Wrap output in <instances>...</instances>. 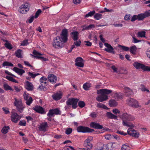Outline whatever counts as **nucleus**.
<instances>
[{"instance_id":"1","label":"nucleus","mask_w":150,"mask_h":150,"mask_svg":"<svg viewBox=\"0 0 150 150\" xmlns=\"http://www.w3.org/2000/svg\"><path fill=\"white\" fill-rule=\"evenodd\" d=\"M112 92V90L106 89L98 90L97 91V93L100 95L96 97V100L100 102L106 101L108 99V95Z\"/></svg>"},{"instance_id":"2","label":"nucleus","mask_w":150,"mask_h":150,"mask_svg":"<svg viewBox=\"0 0 150 150\" xmlns=\"http://www.w3.org/2000/svg\"><path fill=\"white\" fill-rule=\"evenodd\" d=\"M122 124L123 125L129 127H134V126L129 121H132L135 120L134 117L127 113H123L122 115Z\"/></svg>"},{"instance_id":"3","label":"nucleus","mask_w":150,"mask_h":150,"mask_svg":"<svg viewBox=\"0 0 150 150\" xmlns=\"http://www.w3.org/2000/svg\"><path fill=\"white\" fill-rule=\"evenodd\" d=\"M149 16H150V10H149L146 11L144 13H141L137 15H133L132 17L131 21L133 22L137 20L138 21H142L145 18Z\"/></svg>"},{"instance_id":"4","label":"nucleus","mask_w":150,"mask_h":150,"mask_svg":"<svg viewBox=\"0 0 150 150\" xmlns=\"http://www.w3.org/2000/svg\"><path fill=\"white\" fill-rule=\"evenodd\" d=\"M79 99L73 98H71L68 99L66 101L67 105L64 108L66 110L69 109V105H72V108L73 109H76L78 106L77 103Z\"/></svg>"},{"instance_id":"5","label":"nucleus","mask_w":150,"mask_h":150,"mask_svg":"<svg viewBox=\"0 0 150 150\" xmlns=\"http://www.w3.org/2000/svg\"><path fill=\"white\" fill-rule=\"evenodd\" d=\"M66 42H67L64 41V40L60 38V36H58L54 40L53 45L55 48H59L63 47L64 43Z\"/></svg>"},{"instance_id":"6","label":"nucleus","mask_w":150,"mask_h":150,"mask_svg":"<svg viewBox=\"0 0 150 150\" xmlns=\"http://www.w3.org/2000/svg\"><path fill=\"white\" fill-rule=\"evenodd\" d=\"M77 131L79 132L86 133L92 132L94 131L93 129H90L88 127L79 126H78L76 129Z\"/></svg>"},{"instance_id":"7","label":"nucleus","mask_w":150,"mask_h":150,"mask_svg":"<svg viewBox=\"0 0 150 150\" xmlns=\"http://www.w3.org/2000/svg\"><path fill=\"white\" fill-rule=\"evenodd\" d=\"M133 65L137 69H142L144 71H150V67L146 66L139 63L135 62L133 64Z\"/></svg>"},{"instance_id":"8","label":"nucleus","mask_w":150,"mask_h":150,"mask_svg":"<svg viewBox=\"0 0 150 150\" xmlns=\"http://www.w3.org/2000/svg\"><path fill=\"white\" fill-rule=\"evenodd\" d=\"M127 103L129 106L134 108H138L139 105L138 102L132 98H129L127 100Z\"/></svg>"},{"instance_id":"9","label":"nucleus","mask_w":150,"mask_h":150,"mask_svg":"<svg viewBox=\"0 0 150 150\" xmlns=\"http://www.w3.org/2000/svg\"><path fill=\"white\" fill-rule=\"evenodd\" d=\"M29 10L28 3L22 4L19 7V11L22 14H25Z\"/></svg>"},{"instance_id":"10","label":"nucleus","mask_w":150,"mask_h":150,"mask_svg":"<svg viewBox=\"0 0 150 150\" xmlns=\"http://www.w3.org/2000/svg\"><path fill=\"white\" fill-rule=\"evenodd\" d=\"M11 121L15 123H17L21 118V116L19 115L17 113L15 112H14L11 114Z\"/></svg>"},{"instance_id":"11","label":"nucleus","mask_w":150,"mask_h":150,"mask_svg":"<svg viewBox=\"0 0 150 150\" xmlns=\"http://www.w3.org/2000/svg\"><path fill=\"white\" fill-rule=\"evenodd\" d=\"M61 114V111L58 108H55L50 110L48 113L47 114V115L48 117H52L54 114L60 115Z\"/></svg>"},{"instance_id":"12","label":"nucleus","mask_w":150,"mask_h":150,"mask_svg":"<svg viewBox=\"0 0 150 150\" xmlns=\"http://www.w3.org/2000/svg\"><path fill=\"white\" fill-rule=\"evenodd\" d=\"M128 134L135 138H138L139 136V132L132 128H129L128 129L127 131Z\"/></svg>"},{"instance_id":"13","label":"nucleus","mask_w":150,"mask_h":150,"mask_svg":"<svg viewBox=\"0 0 150 150\" xmlns=\"http://www.w3.org/2000/svg\"><path fill=\"white\" fill-rule=\"evenodd\" d=\"M62 34L60 35V38H62L64 41L67 42L68 39V31L67 30L65 29L62 30Z\"/></svg>"},{"instance_id":"14","label":"nucleus","mask_w":150,"mask_h":150,"mask_svg":"<svg viewBox=\"0 0 150 150\" xmlns=\"http://www.w3.org/2000/svg\"><path fill=\"white\" fill-rule=\"evenodd\" d=\"M104 45L107 47V48L105 49V51L109 53H112L113 54H115V52L114 51V48L110 44L105 43L104 44Z\"/></svg>"},{"instance_id":"15","label":"nucleus","mask_w":150,"mask_h":150,"mask_svg":"<svg viewBox=\"0 0 150 150\" xmlns=\"http://www.w3.org/2000/svg\"><path fill=\"white\" fill-rule=\"evenodd\" d=\"M33 108L35 111L38 113L41 114H44L46 113L44 108L40 106H35Z\"/></svg>"},{"instance_id":"16","label":"nucleus","mask_w":150,"mask_h":150,"mask_svg":"<svg viewBox=\"0 0 150 150\" xmlns=\"http://www.w3.org/2000/svg\"><path fill=\"white\" fill-rule=\"evenodd\" d=\"M48 127V125L47 123L46 122H45L40 124L38 128L40 131L45 132L47 130L46 128Z\"/></svg>"},{"instance_id":"17","label":"nucleus","mask_w":150,"mask_h":150,"mask_svg":"<svg viewBox=\"0 0 150 150\" xmlns=\"http://www.w3.org/2000/svg\"><path fill=\"white\" fill-rule=\"evenodd\" d=\"M62 93L61 91H59L52 95V98L56 100H58L62 98Z\"/></svg>"},{"instance_id":"18","label":"nucleus","mask_w":150,"mask_h":150,"mask_svg":"<svg viewBox=\"0 0 150 150\" xmlns=\"http://www.w3.org/2000/svg\"><path fill=\"white\" fill-rule=\"evenodd\" d=\"M90 125L91 127L97 129H101L103 127L102 125L95 122H91L90 124Z\"/></svg>"},{"instance_id":"19","label":"nucleus","mask_w":150,"mask_h":150,"mask_svg":"<svg viewBox=\"0 0 150 150\" xmlns=\"http://www.w3.org/2000/svg\"><path fill=\"white\" fill-rule=\"evenodd\" d=\"M47 78L49 81L52 83H55L57 81V76L54 74H50L49 75Z\"/></svg>"},{"instance_id":"20","label":"nucleus","mask_w":150,"mask_h":150,"mask_svg":"<svg viewBox=\"0 0 150 150\" xmlns=\"http://www.w3.org/2000/svg\"><path fill=\"white\" fill-rule=\"evenodd\" d=\"M79 34V33L76 31H74L71 32V35L73 40L75 41L78 40Z\"/></svg>"},{"instance_id":"21","label":"nucleus","mask_w":150,"mask_h":150,"mask_svg":"<svg viewBox=\"0 0 150 150\" xmlns=\"http://www.w3.org/2000/svg\"><path fill=\"white\" fill-rule=\"evenodd\" d=\"M25 88L28 91H32L33 89V86L31 82L28 81L25 82Z\"/></svg>"},{"instance_id":"22","label":"nucleus","mask_w":150,"mask_h":150,"mask_svg":"<svg viewBox=\"0 0 150 150\" xmlns=\"http://www.w3.org/2000/svg\"><path fill=\"white\" fill-rule=\"evenodd\" d=\"M108 146H110V149L112 150H114L120 147L119 144L115 142L110 143H108Z\"/></svg>"},{"instance_id":"23","label":"nucleus","mask_w":150,"mask_h":150,"mask_svg":"<svg viewBox=\"0 0 150 150\" xmlns=\"http://www.w3.org/2000/svg\"><path fill=\"white\" fill-rule=\"evenodd\" d=\"M13 70L21 76L25 72L24 70L16 67H14L13 68Z\"/></svg>"},{"instance_id":"24","label":"nucleus","mask_w":150,"mask_h":150,"mask_svg":"<svg viewBox=\"0 0 150 150\" xmlns=\"http://www.w3.org/2000/svg\"><path fill=\"white\" fill-rule=\"evenodd\" d=\"M84 146L86 147L87 149H86V150H88V149H90L92 148V145L91 143L88 141L87 140H85L84 143Z\"/></svg>"},{"instance_id":"25","label":"nucleus","mask_w":150,"mask_h":150,"mask_svg":"<svg viewBox=\"0 0 150 150\" xmlns=\"http://www.w3.org/2000/svg\"><path fill=\"white\" fill-rule=\"evenodd\" d=\"M125 95L127 97H129V96L133 94V92L132 90L129 88L128 87L125 88Z\"/></svg>"},{"instance_id":"26","label":"nucleus","mask_w":150,"mask_h":150,"mask_svg":"<svg viewBox=\"0 0 150 150\" xmlns=\"http://www.w3.org/2000/svg\"><path fill=\"white\" fill-rule=\"evenodd\" d=\"M106 116L109 118L113 119H117V116L114 115L112 113L110 112H107L106 114Z\"/></svg>"},{"instance_id":"27","label":"nucleus","mask_w":150,"mask_h":150,"mask_svg":"<svg viewBox=\"0 0 150 150\" xmlns=\"http://www.w3.org/2000/svg\"><path fill=\"white\" fill-rule=\"evenodd\" d=\"M103 144L101 143H98L95 146L96 150H103Z\"/></svg>"},{"instance_id":"28","label":"nucleus","mask_w":150,"mask_h":150,"mask_svg":"<svg viewBox=\"0 0 150 150\" xmlns=\"http://www.w3.org/2000/svg\"><path fill=\"white\" fill-rule=\"evenodd\" d=\"M109 104L110 107L116 106L117 105V103L113 99H111L109 101Z\"/></svg>"},{"instance_id":"29","label":"nucleus","mask_w":150,"mask_h":150,"mask_svg":"<svg viewBox=\"0 0 150 150\" xmlns=\"http://www.w3.org/2000/svg\"><path fill=\"white\" fill-rule=\"evenodd\" d=\"M130 52L133 54H135L136 53L137 48L135 45L132 46L129 48Z\"/></svg>"},{"instance_id":"30","label":"nucleus","mask_w":150,"mask_h":150,"mask_svg":"<svg viewBox=\"0 0 150 150\" xmlns=\"http://www.w3.org/2000/svg\"><path fill=\"white\" fill-rule=\"evenodd\" d=\"M16 107L17 109L18 110V111L20 113H22L23 112V110L25 108V107H24L23 103L18 105Z\"/></svg>"},{"instance_id":"31","label":"nucleus","mask_w":150,"mask_h":150,"mask_svg":"<svg viewBox=\"0 0 150 150\" xmlns=\"http://www.w3.org/2000/svg\"><path fill=\"white\" fill-rule=\"evenodd\" d=\"M22 50L21 49H18L15 52V55L18 58L22 57L21 55Z\"/></svg>"},{"instance_id":"32","label":"nucleus","mask_w":150,"mask_h":150,"mask_svg":"<svg viewBox=\"0 0 150 150\" xmlns=\"http://www.w3.org/2000/svg\"><path fill=\"white\" fill-rule=\"evenodd\" d=\"M28 75L29 76H30L31 78H35L36 76L40 75V74L37 73L29 72L28 73Z\"/></svg>"},{"instance_id":"33","label":"nucleus","mask_w":150,"mask_h":150,"mask_svg":"<svg viewBox=\"0 0 150 150\" xmlns=\"http://www.w3.org/2000/svg\"><path fill=\"white\" fill-rule=\"evenodd\" d=\"M10 127L8 126H4L1 130V132L4 134H6L8 132V130Z\"/></svg>"},{"instance_id":"34","label":"nucleus","mask_w":150,"mask_h":150,"mask_svg":"<svg viewBox=\"0 0 150 150\" xmlns=\"http://www.w3.org/2000/svg\"><path fill=\"white\" fill-rule=\"evenodd\" d=\"M91 86V84L89 83H86L83 85V88L86 91L89 90Z\"/></svg>"},{"instance_id":"35","label":"nucleus","mask_w":150,"mask_h":150,"mask_svg":"<svg viewBox=\"0 0 150 150\" xmlns=\"http://www.w3.org/2000/svg\"><path fill=\"white\" fill-rule=\"evenodd\" d=\"M26 101V104L28 105H30L32 103L33 100L32 98L30 97H29V98L25 100Z\"/></svg>"},{"instance_id":"36","label":"nucleus","mask_w":150,"mask_h":150,"mask_svg":"<svg viewBox=\"0 0 150 150\" xmlns=\"http://www.w3.org/2000/svg\"><path fill=\"white\" fill-rule=\"evenodd\" d=\"M15 101L14 102V105L16 107L19 105L22 104V103L21 100H18L16 98H14Z\"/></svg>"},{"instance_id":"37","label":"nucleus","mask_w":150,"mask_h":150,"mask_svg":"<svg viewBox=\"0 0 150 150\" xmlns=\"http://www.w3.org/2000/svg\"><path fill=\"white\" fill-rule=\"evenodd\" d=\"M96 106L98 108H103L106 110H107L108 109L105 105L100 103H98Z\"/></svg>"},{"instance_id":"38","label":"nucleus","mask_w":150,"mask_h":150,"mask_svg":"<svg viewBox=\"0 0 150 150\" xmlns=\"http://www.w3.org/2000/svg\"><path fill=\"white\" fill-rule=\"evenodd\" d=\"M146 32L144 31H139L137 33L138 37H145Z\"/></svg>"},{"instance_id":"39","label":"nucleus","mask_w":150,"mask_h":150,"mask_svg":"<svg viewBox=\"0 0 150 150\" xmlns=\"http://www.w3.org/2000/svg\"><path fill=\"white\" fill-rule=\"evenodd\" d=\"M94 18L96 20H99L102 18V15L99 13H96L94 16Z\"/></svg>"},{"instance_id":"40","label":"nucleus","mask_w":150,"mask_h":150,"mask_svg":"<svg viewBox=\"0 0 150 150\" xmlns=\"http://www.w3.org/2000/svg\"><path fill=\"white\" fill-rule=\"evenodd\" d=\"M30 55L32 56H33L35 58H37L38 59H40L42 61H46L48 60V59L44 58L43 57L41 56H35L33 55L32 54H30Z\"/></svg>"},{"instance_id":"41","label":"nucleus","mask_w":150,"mask_h":150,"mask_svg":"<svg viewBox=\"0 0 150 150\" xmlns=\"http://www.w3.org/2000/svg\"><path fill=\"white\" fill-rule=\"evenodd\" d=\"M2 66L3 67H5V66L13 67V64L10 62L5 61L3 63Z\"/></svg>"},{"instance_id":"42","label":"nucleus","mask_w":150,"mask_h":150,"mask_svg":"<svg viewBox=\"0 0 150 150\" xmlns=\"http://www.w3.org/2000/svg\"><path fill=\"white\" fill-rule=\"evenodd\" d=\"M4 89L6 90H10L11 91H13V90L11 87L8 85L7 84H6L4 85Z\"/></svg>"},{"instance_id":"43","label":"nucleus","mask_w":150,"mask_h":150,"mask_svg":"<svg viewBox=\"0 0 150 150\" xmlns=\"http://www.w3.org/2000/svg\"><path fill=\"white\" fill-rule=\"evenodd\" d=\"M95 11L93 10L92 11L89 12L88 14L85 15V17H88L89 16H92L94 15L95 13Z\"/></svg>"},{"instance_id":"44","label":"nucleus","mask_w":150,"mask_h":150,"mask_svg":"<svg viewBox=\"0 0 150 150\" xmlns=\"http://www.w3.org/2000/svg\"><path fill=\"white\" fill-rule=\"evenodd\" d=\"M38 89L41 91H45L47 90V88L43 84H41L38 88Z\"/></svg>"},{"instance_id":"45","label":"nucleus","mask_w":150,"mask_h":150,"mask_svg":"<svg viewBox=\"0 0 150 150\" xmlns=\"http://www.w3.org/2000/svg\"><path fill=\"white\" fill-rule=\"evenodd\" d=\"M5 47L9 50H11L13 48V47L11 44L8 42L4 44Z\"/></svg>"},{"instance_id":"46","label":"nucleus","mask_w":150,"mask_h":150,"mask_svg":"<svg viewBox=\"0 0 150 150\" xmlns=\"http://www.w3.org/2000/svg\"><path fill=\"white\" fill-rule=\"evenodd\" d=\"M118 47H120L123 51H129V47L125 46H122L120 45H119Z\"/></svg>"},{"instance_id":"47","label":"nucleus","mask_w":150,"mask_h":150,"mask_svg":"<svg viewBox=\"0 0 150 150\" xmlns=\"http://www.w3.org/2000/svg\"><path fill=\"white\" fill-rule=\"evenodd\" d=\"M78 106L80 108H83L85 105V104L84 102L82 101H80L78 102Z\"/></svg>"},{"instance_id":"48","label":"nucleus","mask_w":150,"mask_h":150,"mask_svg":"<svg viewBox=\"0 0 150 150\" xmlns=\"http://www.w3.org/2000/svg\"><path fill=\"white\" fill-rule=\"evenodd\" d=\"M129 149L130 147L128 145L124 144L122 146V150H129Z\"/></svg>"},{"instance_id":"49","label":"nucleus","mask_w":150,"mask_h":150,"mask_svg":"<svg viewBox=\"0 0 150 150\" xmlns=\"http://www.w3.org/2000/svg\"><path fill=\"white\" fill-rule=\"evenodd\" d=\"M76 62L75 63V65L77 67H83L84 64L83 62Z\"/></svg>"},{"instance_id":"50","label":"nucleus","mask_w":150,"mask_h":150,"mask_svg":"<svg viewBox=\"0 0 150 150\" xmlns=\"http://www.w3.org/2000/svg\"><path fill=\"white\" fill-rule=\"evenodd\" d=\"M95 27V25L94 24H90L89 25L86 26L85 28H83V30H89L92 28H94Z\"/></svg>"},{"instance_id":"51","label":"nucleus","mask_w":150,"mask_h":150,"mask_svg":"<svg viewBox=\"0 0 150 150\" xmlns=\"http://www.w3.org/2000/svg\"><path fill=\"white\" fill-rule=\"evenodd\" d=\"M47 79L46 77L43 76L40 79V83L41 84H42V83H43L44 81H47Z\"/></svg>"},{"instance_id":"52","label":"nucleus","mask_w":150,"mask_h":150,"mask_svg":"<svg viewBox=\"0 0 150 150\" xmlns=\"http://www.w3.org/2000/svg\"><path fill=\"white\" fill-rule=\"evenodd\" d=\"M111 149L110 146H108V144H104L103 150H109Z\"/></svg>"},{"instance_id":"53","label":"nucleus","mask_w":150,"mask_h":150,"mask_svg":"<svg viewBox=\"0 0 150 150\" xmlns=\"http://www.w3.org/2000/svg\"><path fill=\"white\" fill-rule=\"evenodd\" d=\"M72 129L71 128H68L65 131V133L67 134H69L72 132Z\"/></svg>"},{"instance_id":"54","label":"nucleus","mask_w":150,"mask_h":150,"mask_svg":"<svg viewBox=\"0 0 150 150\" xmlns=\"http://www.w3.org/2000/svg\"><path fill=\"white\" fill-rule=\"evenodd\" d=\"M41 12L42 11L41 10V9H38V11L36 12L35 14V15L34 16L35 18H37L38 17L40 13H41Z\"/></svg>"},{"instance_id":"55","label":"nucleus","mask_w":150,"mask_h":150,"mask_svg":"<svg viewBox=\"0 0 150 150\" xmlns=\"http://www.w3.org/2000/svg\"><path fill=\"white\" fill-rule=\"evenodd\" d=\"M84 60L81 57H77L75 60V62H83Z\"/></svg>"},{"instance_id":"56","label":"nucleus","mask_w":150,"mask_h":150,"mask_svg":"<svg viewBox=\"0 0 150 150\" xmlns=\"http://www.w3.org/2000/svg\"><path fill=\"white\" fill-rule=\"evenodd\" d=\"M26 122L24 120H21L20 121L19 123V125L20 126H25L26 125Z\"/></svg>"},{"instance_id":"57","label":"nucleus","mask_w":150,"mask_h":150,"mask_svg":"<svg viewBox=\"0 0 150 150\" xmlns=\"http://www.w3.org/2000/svg\"><path fill=\"white\" fill-rule=\"evenodd\" d=\"M141 89L142 91H147V92H149V91L147 90L144 86V85L141 84Z\"/></svg>"},{"instance_id":"58","label":"nucleus","mask_w":150,"mask_h":150,"mask_svg":"<svg viewBox=\"0 0 150 150\" xmlns=\"http://www.w3.org/2000/svg\"><path fill=\"white\" fill-rule=\"evenodd\" d=\"M33 54L36 56H41L42 55L41 53L38 52L37 51L34 50H33Z\"/></svg>"},{"instance_id":"59","label":"nucleus","mask_w":150,"mask_h":150,"mask_svg":"<svg viewBox=\"0 0 150 150\" xmlns=\"http://www.w3.org/2000/svg\"><path fill=\"white\" fill-rule=\"evenodd\" d=\"M28 40H25L23 41L22 43H21V45L24 46L28 44Z\"/></svg>"},{"instance_id":"60","label":"nucleus","mask_w":150,"mask_h":150,"mask_svg":"<svg viewBox=\"0 0 150 150\" xmlns=\"http://www.w3.org/2000/svg\"><path fill=\"white\" fill-rule=\"evenodd\" d=\"M113 137V135L110 134H108L105 136V138L107 140L111 139Z\"/></svg>"},{"instance_id":"61","label":"nucleus","mask_w":150,"mask_h":150,"mask_svg":"<svg viewBox=\"0 0 150 150\" xmlns=\"http://www.w3.org/2000/svg\"><path fill=\"white\" fill-rule=\"evenodd\" d=\"M34 18H35V17L33 16H32L30 17L28 19V23H32L33 21Z\"/></svg>"},{"instance_id":"62","label":"nucleus","mask_w":150,"mask_h":150,"mask_svg":"<svg viewBox=\"0 0 150 150\" xmlns=\"http://www.w3.org/2000/svg\"><path fill=\"white\" fill-rule=\"evenodd\" d=\"M2 110L4 111L5 113L6 114L10 113L8 109L6 108L3 107L2 108Z\"/></svg>"},{"instance_id":"63","label":"nucleus","mask_w":150,"mask_h":150,"mask_svg":"<svg viewBox=\"0 0 150 150\" xmlns=\"http://www.w3.org/2000/svg\"><path fill=\"white\" fill-rule=\"evenodd\" d=\"M146 53L147 57L150 59V48H149L146 51Z\"/></svg>"},{"instance_id":"64","label":"nucleus","mask_w":150,"mask_h":150,"mask_svg":"<svg viewBox=\"0 0 150 150\" xmlns=\"http://www.w3.org/2000/svg\"><path fill=\"white\" fill-rule=\"evenodd\" d=\"M81 41L80 40H79L78 41H76V42H74V44L77 47L81 45Z\"/></svg>"}]
</instances>
